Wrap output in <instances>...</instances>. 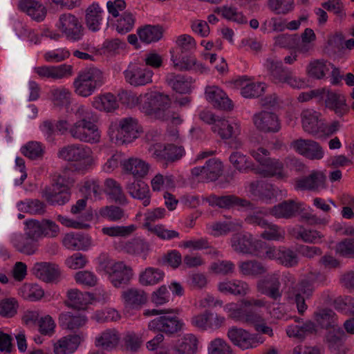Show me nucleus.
I'll return each mask as SVG.
<instances>
[{"mask_svg":"<svg viewBox=\"0 0 354 354\" xmlns=\"http://www.w3.org/2000/svg\"><path fill=\"white\" fill-rule=\"evenodd\" d=\"M283 306L271 304L264 299H243L224 307L230 317L251 324L257 331L270 336L273 335V330L265 322L267 315L274 319H283Z\"/></svg>","mask_w":354,"mask_h":354,"instance_id":"1","label":"nucleus"},{"mask_svg":"<svg viewBox=\"0 0 354 354\" xmlns=\"http://www.w3.org/2000/svg\"><path fill=\"white\" fill-rule=\"evenodd\" d=\"M119 99L128 106L138 104L142 112L156 118L170 120L174 124H178L182 122L180 116L173 112L167 95L151 92L136 97L123 91L119 94Z\"/></svg>","mask_w":354,"mask_h":354,"instance_id":"2","label":"nucleus"},{"mask_svg":"<svg viewBox=\"0 0 354 354\" xmlns=\"http://www.w3.org/2000/svg\"><path fill=\"white\" fill-rule=\"evenodd\" d=\"M93 111L84 104H78L68 113L64 119L59 120L55 124V129L64 133L68 131L71 136L81 141V135L84 134L87 124Z\"/></svg>","mask_w":354,"mask_h":354,"instance_id":"3","label":"nucleus"},{"mask_svg":"<svg viewBox=\"0 0 354 354\" xmlns=\"http://www.w3.org/2000/svg\"><path fill=\"white\" fill-rule=\"evenodd\" d=\"M59 158L75 162L76 169L84 171L94 166L97 161L93 149L86 145L75 144L68 145L59 151Z\"/></svg>","mask_w":354,"mask_h":354,"instance_id":"4","label":"nucleus"},{"mask_svg":"<svg viewBox=\"0 0 354 354\" xmlns=\"http://www.w3.org/2000/svg\"><path fill=\"white\" fill-rule=\"evenodd\" d=\"M51 186L46 188L43 196L53 205H62L69 201V189L73 183L71 174L63 171L53 177Z\"/></svg>","mask_w":354,"mask_h":354,"instance_id":"5","label":"nucleus"},{"mask_svg":"<svg viewBox=\"0 0 354 354\" xmlns=\"http://www.w3.org/2000/svg\"><path fill=\"white\" fill-rule=\"evenodd\" d=\"M140 131L141 129L136 120L125 118L113 120L109 127L108 135L112 141L124 144L138 138Z\"/></svg>","mask_w":354,"mask_h":354,"instance_id":"6","label":"nucleus"},{"mask_svg":"<svg viewBox=\"0 0 354 354\" xmlns=\"http://www.w3.org/2000/svg\"><path fill=\"white\" fill-rule=\"evenodd\" d=\"M104 83V74L97 68H89L81 71L73 81L75 93L82 97L92 95Z\"/></svg>","mask_w":354,"mask_h":354,"instance_id":"7","label":"nucleus"},{"mask_svg":"<svg viewBox=\"0 0 354 354\" xmlns=\"http://www.w3.org/2000/svg\"><path fill=\"white\" fill-rule=\"evenodd\" d=\"M143 314L147 317L160 315L148 323V329L152 331L174 333L183 329L185 326L184 322L176 315L170 313H163L160 310L147 309Z\"/></svg>","mask_w":354,"mask_h":354,"instance_id":"8","label":"nucleus"},{"mask_svg":"<svg viewBox=\"0 0 354 354\" xmlns=\"http://www.w3.org/2000/svg\"><path fill=\"white\" fill-rule=\"evenodd\" d=\"M99 272H104L111 284L120 288L127 283L132 277V270L121 261L104 259L99 262L97 268Z\"/></svg>","mask_w":354,"mask_h":354,"instance_id":"9","label":"nucleus"},{"mask_svg":"<svg viewBox=\"0 0 354 354\" xmlns=\"http://www.w3.org/2000/svg\"><path fill=\"white\" fill-rule=\"evenodd\" d=\"M56 27L68 40L76 41L82 37V25L78 18L73 15L69 13L61 15Z\"/></svg>","mask_w":354,"mask_h":354,"instance_id":"10","label":"nucleus"},{"mask_svg":"<svg viewBox=\"0 0 354 354\" xmlns=\"http://www.w3.org/2000/svg\"><path fill=\"white\" fill-rule=\"evenodd\" d=\"M153 73L139 64H130L124 71L125 80L132 86H144L152 82Z\"/></svg>","mask_w":354,"mask_h":354,"instance_id":"11","label":"nucleus"},{"mask_svg":"<svg viewBox=\"0 0 354 354\" xmlns=\"http://www.w3.org/2000/svg\"><path fill=\"white\" fill-rule=\"evenodd\" d=\"M228 337L234 345L242 349L255 348L263 342V339L259 335L250 334L242 328H231L228 331Z\"/></svg>","mask_w":354,"mask_h":354,"instance_id":"12","label":"nucleus"},{"mask_svg":"<svg viewBox=\"0 0 354 354\" xmlns=\"http://www.w3.org/2000/svg\"><path fill=\"white\" fill-rule=\"evenodd\" d=\"M122 299L124 305V313L129 317L133 315L131 310H138L146 303L147 297L146 293L137 288H129L122 293Z\"/></svg>","mask_w":354,"mask_h":354,"instance_id":"13","label":"nucleus"},{"mask_svg":"<svg viewBox=\"0 0 354 354\" xmlns=\"http://www.w3.org/2000/svg\"><path fill=\"white\" fill-rule=\"evenodd\" d=\"M86 335L83 333L64 336L53 344L55 354H73L84 341Z\"/></svg>","mask_w":354,"mask_h":354,"instance_id":"14","label":"nucleus"},{"mask_svg":"<svg viewBox=\"0 0 354 354\" xmlns=\"http://www.w3.org/2000/svg\"><path fill=\"white\" fill-rule=\"evenodd\" d=\"M122 169L131 175L135 179H142L146 177L150 170V165L145 160L132 157L123 160L121 162Z\"/></svg>","mask_w":354,"mask_h":354,"instance_id":"15","label":"nucleus"},{"mask_svg":"<svg viewBox=\"0 0 354 354\" xmlns=\"http://www.w3.org/2000/svg\"><path fill=\"white\" fill-rule=\"evenodd\" d=\"M222 167L218 160L210 159L204 166L192 169V174L201 181L214 180L221 174Z\"/></svg>","mask_w":354,"mask_h":354,"instance_id":"16","label":"nucleus"},{"mask_svg":"<svg viewBox=\"0 0 354 354\" xmlns=\"http://www.w3.org/2000/svg\"><path fill=\"white\" fill-rule=\"evenodd\" d=\"M63 245L72 250L86 251L93 245V241L88 234L82 233H68L62 240Z\"/></svg>","mask_w":354,"mask_h":354,"instance_id":"17","label":"nucleus"},{"mask_svg":"<svg viewBox=\"0 0 354 354\" xmlns=\"http://www.w3.org/2000/svg\"><path fill=\"white\" fill-rule=\"evenodd\" d=\"M34 71L40 77L44 79L59 80L73 75L72 66L67 64L35 67Z\"/></svg>","mask_w":354,"mask_h":354,"instance_id":"18","label":"nucleus"},{"mask_svg":"<svg viewBox=\"0 0 354 354\" xmlns=\"http://www.w3.org/2000/svg\"><path fill=\"white\" fill-rule=\"evenodd\" d=\"M104 10L97 1H93L88 6L85 10V21L88 28L93 31H98L102 24Z\"/></svg>","mask_w":354,"mask_h":354,"instance_id":"19","label":"nucleus"},{"mask_svg":"<svg viewBox=\"0 0 354 354\" xmlns=\"http://www.w3.org/2000/svg\"><path fill=\"white\" fill-rule=\"evenodd\" d=\"M291 167L289 160L283 162L277 159H270L265 169L259 171V174L265 176H273L277 179H284L289 176Z\"/></svg>","mask_w":354,"mask_h":354,"instance_id":"20","label":"nucleus"},{"mask_svg":"<svg viewBox=\"0 0 354 354\" xmlns=\"http://www.w3.org/2000/svg\"><path fill=\"white\" fill-rule=\"evenodd\" d=\"M206 100L214 106L225 110L232 109V103L226 93L216 86H208L205 88Z\"/></svg>","mask_w":354,"mask_h":354,"instance_id":"21","label":"nucleus"},{"mask_svg":"<svg viewBox=\"0 0 354 354\" xmlns=\"http://www.w3.org/2000/svg\"><path fill=\"white\" fill-rule=\"evenodd\" d=\"M255 127L264 132H277L280 129L278 117L270 112L263 111L254 115Z\"/></svg>","mask_w":354,"mask_h":354,"instance_id":"22","label":"nucleus"},{"mask_svg":"<svg viewBox=\"0 0 354 354\" xmlns=\"http://www.w3.org/2000/svg\"><path fill=\"white\" fill-rule=\"evenodd\" d=\"M10 241L18 251L28 255L35 253L38 247L37 239L20 233L12 234Z\"/></svg>","mask_w":354,"mask_h":354,"instance_id":"23","label":"nucleus"},{"mask_svg":"<svg viewBox=\"0 0 354 354\" xmlns=\"http://www.w3.org/2000/svg\"><path fill=\"white\" fill-rule=\"evenodd\" d=\"M212 129L223 139L235 138L241 133L240 124L234 120H216Z\"/></svg>","mask_w":354,"mask_h":354,"instance_id":"24","label":"nucleus"},{"mask_svg":"<svg viewBox=\"0 0 354 354\" xmlns=\"http://www.w3.org/2000/svg\"><path fill=\"white\" fill-rule=\"evenodd\" d=\"M91 104L95 110L109 113L118 108L119 101L118 97L113 94L103 93L94 96L92 98Z\"/></svg>","mask_w":354,"mask_h":354,"instance_id":"25","label":"nucleus"},{"mask_svg":"<svg viewBox=\"0 0 354 354\" xmlns=\"http://www.w3.org/2000/svg\"><path fill=\"white\" fill-rule=\"evenodd\" d=\"M235 84L241 88V94L245 98L258 97L264 92L266 88L263 83L254 82L245 77L236 80Z\"/></svg>","mask_w":354,"mask_h":354,"instance_id":"26","label":"nucleus"},{"mask_svg":"<svg viewBox=\"0 0 354 354\" xmlns=\"http://www.w3.org/2000/svg\"><path fill=\"white\" fill-rule=\"evenodd\" d=\"M32 272L37 278L46 282L54 281L60 274L59 266L48 262L36 263L32 268Z\"/></svg>","mask_w":354,"mask_h":354,"instance_id":"27","label":"nucleus"},{"mask_svg":"<svg viewBox=\"0 0 354 354\" xmlns=\"http://www.w3.org/2000/svg\"><path fill=\"white\" fill-rule=\"evenodd\" d=\"M319 113L313 109L304 110L301 113L304 130L311 134L318 135L322 128L323 122L319 120Z\"/></svg>","mask_w":354,"mask_h":354,"instance_id":"28","label":"nucleus"},{"mask_svg":"<svg viewBox=\"0 0 354 354\" xmlns=\"http://www.w3.org/2000/svg\"><path fill=\"white\" fill-rule=\"evenodd\" d=\"M136 18L129 11H125L115 18H108L109 24L119 34H126L134 27Z\"/></svg>","mask_w":354,"mask_h":354,"instance_id":"29","label":"nucleus"},{"mask_svg":"<svg viewBox=\"0 0 354 354\" xmlns=\"http://www.w3.org/2000/svg\"><path fill=\"white\" fill-rule=\"evenodd\" d=\"M257 290L261 294L266 295L272 299H277L281 297L279 292V281L276 275H267L259 281Z\"/></svg>","mask_w":354,"mask_h":354,"instance_id":"30","label":"nucleus"},{"mask_svg":"<svg viewBox=\"0 0 354 354\" xmlns=\"http://www.w3.org/2000/svg\"><path fill=\"white\" fill-rule=\"evenodd\" d=\"M126 189L133 198L142 201L144 206L149 205L150 190L148 185L144 181L140 179H135L133 182L127 185Z\"/></svg>","mask_w":354,"mask_h":354,"instance_id":"31","label":"nucleus"},{"mask_svg":"<svg viewBox=\"0 0 354 354\" xmlns=\"http://www.w3.org/2000/svg\"><path fill=\"white\" fill-rule=\"evenodd\" d=\"M19 6L33 20L37 21H43L47 14L46 6L36 0H20Z\"/></svg>","mask_w":354,"mask_h":354,"instance_id":"32","label":"nucleus"},{"mask_svg":"<svg viewBox=\"0 0 354 354\" xmlns=\"http://www.w3.org/2000/svg\"><path fill=\"white\" fill-rule=\"evenodd\" d=\"M58 321L62 328L75 330L85 326L88 319L82 314L73 315L69 312H63L59 315Z\"/></svg>","mask_w":354,"mask_h":354,"instance_id":"33","label":"nucleus"},{"mask_svg":"<svg viewBox=\"0 0 354 354\" xmlns=\"http://www.w3.org/2000/svg\"><path fill=\"white\" fill-rule=\"evenodd\" d=\"M95 298L91 293H82L77 289H71L67 292L66 304L77 309H84L87 305L92 304Z\"/></svg>","mask_w":354,"mask_h":354,"instance_id":"34","label":"nucleus"},{"mask_svg":"<svg viewBox=\"0 0 354 354\" xmlns=\"http://www.w3.org/2000/svg\"><path fill=\"white\" fill-rule=\"evenodd\" d=\"M151 151L156 157L167 160H177L185 154L183 147L171 145L164 146L161 144H156L151 147Z\"/></svg>","mask_w":354,"mask_h":354,"instance_id":"35","label":"nucleus"},{"mask_svg":"<svg viewBox=\"0 0 354 354\" xmlns=\"http://www.w3.org/2000/svg\"><path fill=\"white\" fill-rule=\"evenodd\" d=\"M333 64L324 59L311 60L306 66L307 75L315 80L324 79L330 73Z\"/></svg>","mask_w":354,"mask_h":354,"instance_id":"36","label":"nucleus"},{"mask_svg":"<svg viewBox=\"0 0 354 354\" xmlns=\"http://www.w3.org/2000/svg\"><path fill=\"white\" fill-rule=\"evenodd\" d=\"M325 100L326 106L333 110L337 114L342 115L347 110L345 97L339 92H333L326 89L324 93V98Z\"/></svg>","mask_w":354,"mask_h":354,"instance_id":"37","label":"nucleus"},{"mask_svg":"<svg viewBox=\"0 0 354 354\" xmlns=\"http://www.w3.org/2000/svg\"><path fill=\"white\" fill-rule=\"evenodd\" d=\"M305 207L302 204H296L293 201L283 202L276 205L270 212H264L263 214L266 215L270 214L277 218H288L299 211L304 210Z\"/></svg>","mask_w":354,"mask_h":354,"instance_id":"38","label":"nucleus"},{"mask_svg":"<svg viewBox=\"0 0 354 354\" xmlns=\"http://www.w3.org/2000/svg\"><path fill=\"white\" fill-rule=\"evenodd\" d=\"M120 337L115 329H107L95 338V345L106 350L115 348L120 343Z\"/></svg>","mask_w":354,"mask_h":354,"instance_id":"39","label":"nucleus"},{"mask_svg":"<svg viewBox=\"0 0 354 354\" xmlns=\"http://www.w3.org/2000/svg\"><path fill=\"white\" fill-rule=\"evenodd\" d=\"M263 213L259 212L257 215H253L248 218V221L251 223H257L262 227L268 225L266 230L262 236L264 239L268 240H279L283 236L284 232L283 230L279 229L276 225L267 223L263 219L261 218V215Z\"/></svg>","mask_w":354,"mask_h":354,"instance_id":"40","label":"nucleus"},{"mask_svg":"<svg viewBox=\"0 0 354 354\" xmlns=\"http://www.w3.org/2000/svg\"><path fill=\"white\" fill-rule=\"evenodd\" d=\"M257 245H259V242L252 243L250 236L248 237L244 235H236L232 240V248L235 251L243 254L250 253L259 255Z\"/></svg>","mask_w":354,"mask_h":354,"instance_id":"41","label":"nucleus"},{"mask_svg":"<svg viewBox=\"0 0 354 354\" xmlns=\"http://www.w3.org/2000/svg\"><path fill=\"white\" fill-rule=\"evenodd\" d=\"M165 272L159 268L148 267L139 274V283L145 286H153L163 281Z\"/></svg>","mask_w":354,"mask_h":354,"instance_id":"42","label":"nucleus"},{"mask_svg":"<svg viewBox=\"0 0 354 354\" xmlns=\"http://www.w3.org/2000/svg\"><path fill=\"white\" fill-rule=\"evenodd\" d=\"M273 81L279 85L287 84L295 88H302L307 86L304 80L297 78L290 73L283 71H274L272 73Z\"/></svg>","mask_w":354,"mask_h":354,"instance_id":"43","label":"nucleus"},{"mask_svg":"<svg viewBox=\"0 0 354 354\" xmlns=\"http://www.w3.org/2000/svg\"><path fill=\"white\" fill-rule=\"evenodd\" d=\"M140 40L146 44L159 41L163 35V28L160 26L147 25L137 30Z\"/></svg>","mask_w":354,"mask_h":354,"instance_id":"44","label":"nucleus"},{"mask_svg":"<svg viewBox=\"0 0 354 354\" xmlns=\"http://www.w3.org/2000/svg\"><path fill=\"white\" fill-rule=\"evenodd\" d=\"M171 61L174 66L179 70H194L199 73L207 71V68L203 64L197 62L195 58L190 56L177 57L172 55Z\"/></svg>","mask_w":354,"mask_h":354,"instance_id":"45","label":"nucleus"},{"mask_svg":"<svg viewBox=\"0 0 354 354\" xmlns=\"http://www.w3.org/2000/svg\"><path fill=\"white\" fill-rule=\"evenodd\" d=\"M17 294L25 300L37 301L44 297L45 292L38 284L26 283L19 288Z\"/></svg>","mask_w":354,"mask_h":354,"instance_id":"46","label":"nucleus"},{"mask_svg":"<svg viewBox=\"0 0 354 354\" xmlns=\"http://www.w3.org/2000/svg\"><path fill=\"white\" fill-rule=\"evenodd\" d=\"M167 82L174 91L181 94L189 93L194 88L193 80L183 75H170Z\"/></svg>","mask_w":354,"mask_h":354,"instance_id":"47","label":"nucleus"},{"mask_svg":"<svg viewBox=\"0 0 354 354\" xmlns=\"http://www.w3.org/2000/svg\"><path fill=\"white\" fill-rule=\"evenodd\" d=\"M218 290L224 294L245 295L249 290L248 285L241 281H223L218 284Z\"/></svg>","mask_w":354,"mask_h":354,"instance_id":"48","label":"nucleus"},{"mask_svg":"<svg viewBox=\"0 0 354 354\" xmlns=\"http://www.w3.org/2000/svg\"><path fill=\"white\" fill-rule=\"evenodd\" d=\"M147 333V330H142L138 333L132 330L127 331L123 337V342L126 348L131 352L137 351L146 338Z\"/></svg>","mask_w":354,"mask_h":354,"instance_id":"49","label":"nucleus"},{"mask_svg":"<svg viewBox=\"0 0 354 354\" xmlns=\"http://www.w3.org/2000/svg\"><path fill=\"white\" fill-rule=\"evenodd\" d=\"M19 308V303L15 297H6L0 299V317H14Z\"/></svg>","mask_w":354,"mask_h":354,"instance_id":"50","label":"nucleus"},{"mask_svg":"<svg viewBox=\"0 0 354 354\" xmlns=\"http://www.w3.org/2000/svg\"><path fill=\"white\" fill-rule=\"evenodd\" d=\"M325 178V175L322 171H316L308 178L299 180L297 187L301 189H315L323 185Z\"/></svg>","mask_w":354,"mask_h":354,"instance_id":"51","label":"nucleus"},{"mask_svg":"<svg viewBox=\"0 0 354 354\" xmlns=\"http://www.w3.org/2000/svg\"><path fill=\"white\" fill-rule=\"evenodd\" d=\"M120 247V250L125 252L140 255L143 258L146 257L148 250L147 244L141 239L128 241L122 243Z\"/></svg>","mask_w":354,"mask_h":354,"instance_id":"52","label":"nucleus"},{"mask_svg":"<svg viewBox=\"0 0 354 354\" xmlns=\"http://www.w3.org/2000/svg\"><path fill=\"white\" fill-rule=\"evenodd\" d=\"M313 290V286L309 282L303 281L300 283L297 293L295 294V302L299 313H303L306 309L305 304V297L310 295Z\"/></svg>","mask_w":354,"mask_h":354,"instance_id":"53","label":"nucleus"},{"mask_svg":"<svg viewBox=\"0 0 354 354\" xmlns=\"http://www.w3.org/2000/svg\"><path fill=\"white\" fill-rule=\"evenodd\" d=\"M316 41V35L314 30L307 28L301 35V40L297 46V50L301 53H307L311 51Z\"/></svg>","mask_w":354,"mask_h":354,"instance_id":"54","label":"nucleus"},{"mask_svg":"<svg viewBox=\"0 0 354 354\" xmlns=\"http://www.w3.org/2000/svg\"><path fill=\"white\" fill-rule=\"evenodd\" d=\"M198 349V340L192 334H187L181 338L177 349L179 354H195Z\"/></svg>","mask_w":354,"mask_h":354,"instance_id":"55","label":"nucleus"},{"mask_svg":"<svg viewBox=\"0 0 354 354\" xmlns=\"http://www.w3.org/2000/svg\"><path fill=\"white\" fill-rule=\"evenodd\" d=\"M268 6L270 10L278 15H287L295 9L294 0H269Z\"/></svg>","mask_w":354,"mask_h":354,"instance_id":"56","label":"nucleus"},{"mask_svg":"<svg viewBox=\"0 0 354 354\" xmlns=\"http://www.w3.org/2000/svg\"><path fill=\"white\" fill-rule=\"evenodd\" d=\"M152 189L155 192H160L174 187V180L171 176L156 174L151 180Z\"/></svg>","mask_w":354,"mask_h":354,"instance_id":"57","label":"nucleus"},{"mask_svg":"<svg viewBox=\"0 0 354 354\" xmlns=\"http://www.w3.org/2000/svg\"><path fill=\"white\" fill-rule=\"evenodd\" d=\"M277 252V255L270 254L271 250L266 253V257L269 259H278L286 266H292L297 263V258L292 252L290 250H274Z\"/></svg>","mask_w":354,"mask_h":354,"instance_id":"58","label":"nucleus"},{"mask_svg":"<svg viewBox=\"0 0 354 354\" xmlns=\"http://www.w3.org/2000/svg\"><path fill=\"white\" fill-rule=\"evenodd\" d=\"M322 6L333 12L339 19H344L346 17L345 5L342 0H328L323 2Z\"/></svg>","mask_w":354,"mask_h":354,"instance_id":"59","label":"nucleus"},{"mask_svg":"<svg viewBox=\"0 0 354 354\" xmlns=\"http://www.w3.org/2000/svg\"><path fill=\"white\" fill-rule=\"evenodd\" d=\"M105 191L111 199L120 203L125 202V197L122 194L121 187L113 179H107L105 181Z\"/></svg>","mask_w":354,"mask_h":354,"instance_id":"60","label":"nucleus"},{"mask_svg":"<svg viewBox=\"0 0 354 354\" xmlns=\"http://www.w3.org/2000/svg\"><path fill=\"white\" fill-rule=\"evenodd\" d=\"M86 129L84 134L80 136L81 141L90 144L98 143L101 139V133L97 126L90 120Z\"/></svg>","mask_w":354,"mask_h":354,"instance_id":"61","label":"nucleus"},{"mask_svg":"<svg viewBox=\"0 0 354 354\" xmlns=\"http://www.w3.org/2000/svg\"><path fill=\"white\" fill-rule=\"evenodd\" d=\"M171 300V294L166 285H162L153 290L151 295V301L156 306H161Z\"/></svg>","mask_w":354,"mask_h":354,"instance_id":"62","label":"nucleus"},{"mask_svg":"<svg viewBox=\"0 0 354 354\" xmlns=\"http://www.w3.org/2000/svg\"><path fill=\"white\" fill-rule=\"evenodd\" d=\"M21 153L30 159L40 158L44 153V147L40 142H29L21 148Z\"/></svg>","mask_w":354,"mask_h":354,"instance_id":"63","label":"nucleus"},{"mask_svg":"<svg viewBox=\"0 0 354 354\" xmlns=\"http://www.w3.org/2000/svg\"><path fill=\"white\" fill-rule=\"evenodd\" d=\"M335 307L345 315H354V298L351 297H338L335 301Z\"/></svg>","mask_w":354,"mask_h":354,"instance_id":"64","label":"nucleus"}]
</instances>
